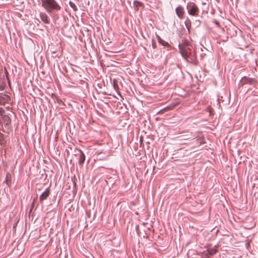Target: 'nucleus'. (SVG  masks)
Returning <instances> with one entry per match:
<instances>
[{
	"label": "nucleus",
	"mask_w": 258,
	"mask_h": 258,
	"mask_svg": "<svg viewBox=\"0 0 258 258\" xmlns=\"http://www.w3.org/2000/svg\"><path fill=\"white\" fill-rule=\"evenodd\" d=\"M41 3L42 7L48 13L59 11L61 8L55 0H41Z\"/></svg>",
	"instance_id": "f257e3e1"
},
{
	"label": "nucleus",
	"mask_w": 258,
	"mask_h": 258,
	"mask_svg": "<svg viewBox=\"0 0 258 258\" xmlns=\"http://www.w3.org/2000/svg\"><path fill=\"white\" fill-rule=\"evenodd\" d=\"M180 52L182 56L185 59H187L191 53V49H190L188 43L186 44L179 45Z\"/></svg>",
	"instance_id": "f03ea898"
},
{
	"label": "nucleus",
	"mask_w": 258,
	"mask_h": 258,
	"mask_svg": "<svg viewBox=\"0 0 258 258\" xmlns=\"http://www.w3.org/2000/svg\"><path fill=\"white\" fill-rule=\"evenodd\" d=\"M175 12L178 18L182 19L184 14V9L181 6H178L175 9Z\"/></svg>",
	"instance_id": "7ed1b4c3"
},
{
	"label": "nucleus",
	"mask_w": 258,
	"mask_h": 258,
	"mask_svg": "<svg viewBox=\"0 0 258 258\" xmlns=\"http://www.w3.org/2000/svg\"><path fill=\"white\" fill-rule=\"evenodd\" d=\"M199 11V9L195 4H192L189 10H188V14L192 16H197Z\"/></svg>",
	"instance_id": "20e7f679"
},
{
	"label": "nucleus",
	"mask_w": 258,
	"mask_h": 258,
	"mask_svg": "<svg viewBox=\"0 0 258 258\" xmlns=\"http://www.w3.org/2000/svg\"><path fill=\"white\" fill-rule=\"evenodd\" d=\"M50 194V190L48 188H46L42 194L40 196L39 201L40 202H43L44 200H46Z\"/></svg>",
	"instance_id": "39448f33"
},
{
	"label": "nucleus",
	"mask_w": 258,
	"mask_h": 258,
	"mask_svg": "<svg viewBox=\"0 0 258 258\" xmlns=\"http://www.w3.org/2000/svg\"><path fill=\"white\" fill-rule=\"evenodd\" d=\"M242 81L244 83L252 84L255 81L252 78H248V77H244L242 78Z\"/></svg>",
	"instance_id": "423d86ee"
},
{
	"label": "nucleus",
	"mask_w": 258,
	"mask_h": 258,
	"mask_svg": "<svg viewBox=\"0 0 258 258\" xmlns=\"http://www.w3.org/2000/svg\"><path fill=\"white\" fill-rule=\"evenodd\" d=\"M40 17L41 20L45 23L48 24L49 23V21L48 20V17L45 13H41L40 14Z\"/></svg>",
	"instance_id": "0eeeda50"
},
{
	"label": "nucleus",
	"mask_w": 258,
	"mask_h": 258,
	"mask_svg": "<svg viewBox=\"0 0 258 258\" xmlns=\"http://www.w3.org/2000/svg\"><path fill=\"white\" fill-rule=\"evenodd\" d=\"M85 159V155L83 154H82L80 155V158H79V164H82L84 163Z\"/></svg>",
	"instance_id": "6e6552de"
},
{
	"label": "nucleus",
	"mask_w": 258,
	"mask_h": 258,
	"mask_svg": "<svg viewBox=\"0 0 258 258\" xmlns=\"http://www.w3.org/2000/svg\"><path fill=\"white\" fill-rule=\"evenodd\" d=\"M158 40L160 43H161L163 46H166L168 44V43L162 40L159 36H158Z\"/></svg>",
	"instance_id": "1a4fd4ad"
},
{
	"label": "nucleus",
	"mask_w": 258,
	"mask_h": 258,
	"mask_svg": "<svg viewBox=\"0 0 258 258\" xmlns=\"http://www.w3.org/2000/svg\"><path fill=\"white\" fill-rule=\"evenodd\" d=\"M173 108H174V106H168V107L164 108V109L161 110L160 111L161 112L167 111L172 110Z\"/></svg>",
	"instance_id": "9d476101"
},
{
	"label": "nucleus",
	"mask_w": 258,
	"mask_h": 258,
	"mask_svg": "<svg viewBox=\"0 0 258 258\" xmlns=\"http://www.w3.org/2000/svg\"><path fill=\"white\" fill-rule=\"evenodd\" d=\"M185 25L186 28L189 30V27L191 26V23H190V20L189 19H187L185 21Z\"/></svg>",
	"instance_id": "9b49d317"
},
{
	"label": "nucleus",
	"mask_w": 258,
	"mask_h": 258,
	"mask_svg": "<svg viewBox=\"0 0 258 258\" xmlns=\"http://www.w3.org/2000/svg\"><path fill=\"white\" fill-rule=\"evenodd\" d=\"M69 4H70V6H71V7L72 9H73V10L74 11L77 10V8L76 6L75 5V4L74 3H73L72 2H70Z\"/></svg>",
	"instance_id": "f8f14e48"
},
{
	"label": "nucleus",
	"mask_w": 258,
	"mask_h": 258,
	"mask_svg": "<svg viewBox=\"0 0 258 258\" xmlns=\"http://www.w3.org/2000/svg\"><path fill=\"white\" fill-rule=\"evenodd\" d=\"M216 252V250L215 249H211L209 251V254L210 255H213Z\"/></svg>",
	"instance_id": "ddd939ff"
},
{
	"label": "nucleus",
	"mask_w": 258,
	"mask_h": 258,
	"mask_svg": "<svg viewBox=\"0 0 258 258\" xmlns=\"http://www.w3.org/2000/svg\"><path fill=\"white\" fill-rule=\"evenodd\" d=\"M152 45L153 48H155L156 47V43L153 40H152Z\"/></svg>",
	"instance_id": "4468645a"
},
{
	"label": "nucleus",
	"mask_w": 258,
	"mask_h": 258,
	"mask_svg": "<svg viewBox=\"0 0 258 258\" xmlns=\"http://www.w3.org/2000/svg\"><path fill=\"white\" fill-rule=\"evenodd\" d=\"M215 24H216L218 26H219V23H218L217 21H215Z\"/></svg>",
	"instance_id": "2eb2a0df"
},
{
	"label": "nucleus",
	"mask_w": 258,
	"mask_h": 258,
	"mask_svg": "<svg viewBox=\"0 0 258 258\" xmlns=\"http://www.w3.org/2000/svg\"><path fill=\"white\" fill-rule=\"evenodd\" d=\"M36 200V199H34L33 200V203H32V207H33V206L34 204V202H35Z\"/></svg>",
	"instance_id": "dca6fc26"
},
{
	"label": "nucleus",
	"mask_w": 258,
	"mask_h": 258,
	"mask_svg": "<svg viewBox=\"0 0 258 258\" xmlns=\"http://www.w3.org/2000/svg\"><path fill=\"white\" fill-rule=\"evenodd\" d=\"M135 3L137 4V6H138V5H141V3H139V2H136Z\"/></svg>",
	"instance_id": "f3484780"
},
{
	"label": "nucleus",
	"mask_w": 258,
	"mask_h": 258,
	"mask_svg": "<svg viewBox=\"0 0 258 258\" xmlns=\"http://www.w3.org/2000/svg\"><path fill=\"white\" fill-rule=\"evenodd\" d=\"M114 88H116V87H117V85H116L115 84H114Z\"/></svg>",
	"instance_id": "a211bd4d"
}]
</instances>
